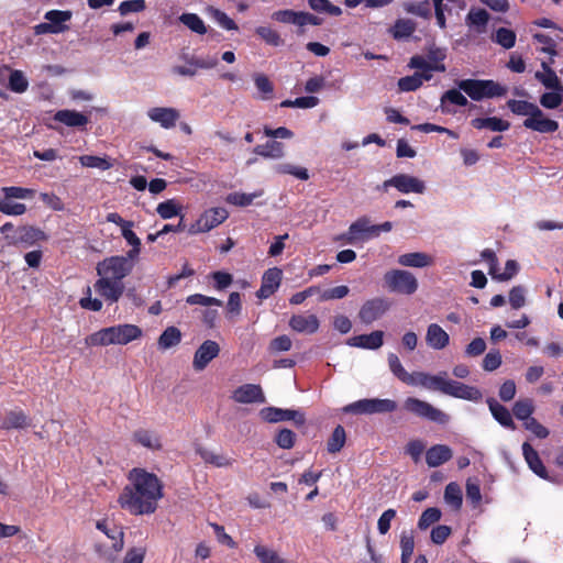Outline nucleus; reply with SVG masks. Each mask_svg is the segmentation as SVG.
<instances>
[{"instance_id":"33","label":"nucleus","mask_w":563,"mask_h":563,"mask_svg":"<svg viewBox=\"0 0 563 563\" xmlns=\"http://www.w3.org/2000/svg\"><path fill=\"white\" fill-rule=\"evenodd\" d=\"M486 402L488 405L492 416L498 423H500L503 427L509 428L511 430L516 429V424L514 422L512 416H511L510 411L505 406L499 404L494 398H488L486 400Z\"/></svg>"},{"instance_id":"19","label":"nucleus","mask_w":563,"mask_h":563,"mask_svg":"<svg viewBox=\"0 0 563 563\" xmlns=\"http://www.w3.org/2000/svg\"><path fill=\"white\" fill-rule=\"evenodd\" d=\"M388 308L389 306L384 298H373L363 303L358 317L362 322L371 324L379 319Z\"/></svg>"},{"instance_id":"26","label":"nucleus","mask_w":563,"mask_h":563,"mask_svg":"<svg viewBox=\"0 0 563 563\" xmlns=\"http://www.w3.org/2000/svg\"><path fill=\"white\" fill-rule=\"evenodd\" d=\"M383 343L384 332L379 330L373 331L369 334L355 335L347 341L350 346L367 350H377L383 345Z\"/></svg>"},{"instance_id":"20","label":"nucleus","mask_w":563,"mask_h":563,"mask_svg":"<svg viewBox=\"0 0 563 563\" xmlns=\"http://www.w3.org/2000/svg\"><path fill=\"white\" fill-rule=\"evenodd\" d=\"M283 272L278 267L267 269L262 277L261 288L257 290L256 296L260 299L271 297L280 286Z\"/></svg>"},{"instance_id":"18","label":"nucleus","mask_w":563,"mask_h":563,"mask_svg":"<svg viewBox=\"0 0 563 563\" xmlns=\"http://www.w3.org/2000/svg\"><path fill=\"white\" fill-rule=\"evenodd\" d=\"M373 238H377V229H375V224H372L369 219L366 217H362L354 221L346 233V240L350 243Z\"/></svg>"},{"instance_id":"36","label":"nucleus","mask_w":563,"mask_h":563,"mask_svg":"<svg viewBox=\"0 0 563 563\" xmlns=\"http://www.w3.org/2000/svg\"><path fill=\"white\" fill-rule=\"evenodd\" d=\"M431 78V74H426L423 70L417 69L413 75L400 78L398 81V87L401 91H413L418 89L424 81H428Z\"/></svg>"},{"instance_id":"29","label":"nucleus","mask_w":563,"mask_h":563,"mask_svg":"<svg viewBox=\"0 0 563 563\" xmlns=\"http://www.w3.org/2000/svg\"><path fill=\"white\" fill-rule=\"evenodd\" d=\"M73 13L69 10H49L44 19L54 29L53 34H59L68 30L67 23L71 20Z\"/></svg>"},{"instance_id":"54","label":"nucleus","mask_w":563,"mask_h":563,"mask_svg":"<svg viewBox=\"0 0 563 563\" xmlns=\"http://www.w3.org/2000/svg\"><path fill=\"white\" fill-rule=\"evenodd\" d=\"M79 162L84 167L97 168L100 170H107L113 166L107 157L95 155H82L79 157Z\"/></svg>"},{"instance_id":"34","label":"nucleus","mask_w":563,"mask_h":563,"mask_svg":"<svg viewBox=\"0 0 563 563\" xmlns=\"http://www.w3.org/2000/svg\"><path fill=\"white\" fill-rule=\"evenodd\" d=\"M254 153L269 159H280L285 156V145L278 141H269L254 147Z\"/></svg>"},{"instance_id":"64","label":"nucleus","mask_w":563,"mask_h":563,"mask_svg":"<svg viewBox=\"0 0 563 563\" xmlns=\"http://www.w3.org/2000/svg\"><path fill=\"white\" fill-rule=\"evenodd\" d=\"M523 427L538 439H545L550 434L549 429L540 423L536 418L528 420L523 423Z\"/></svg>"},{"instance_id":"28","label":"nucleus","mask_w":563,"mask_h":563,"mask_svg":"<svg viewBox=\"0 0 563 563\" xmlns=\"http://www.w3.org/2000/svg\"><path fill=\"white\" fill-rule=\"evenodd\" d=\"M468 103L467 98L462 93V90L450 89L445 91L440 99V110L442 113L452 114L455 111L451 106L465 107Z\"/></svg>"},{"instance_id":"2","label":"nucleus","mask_w":563,"mask_h":563,"mask_svg":"<svg viewBox=\"0 0 563 563\" xmlns=\"http://www.w3.org/2000/svg\"><path fill=\"white\" fill-rule=\"evenodd\" d=\"M508 109L516 115L525 117L522 125L538 133H553L559 129V122L550 119L536 103L527 100L509 99Z\"/></svg>"},{"instance_id":"30","label":"nucleus","mask_w":563,"mask_h":563,"mask_svg":"<svg viewBox=\"0 0 563 563\" xmlns=\"http://www.w3.org/2000/svg\"><path fill=\"white\" fill-rule=\"evenodd\" d=\"M522 454L529 466V468L539 477L547 479L548 472L545 466L543 465L539 453L530 445V443L525 442L522 444Z\"/></svg>"},{"instance_id":"63","label":"nucleus","mask_w":563,"mask_h":563,"mask_svg":"<svg viewBox=\"0 0 563 563\" xmlns=\"http://www.w3.org/2000/svg\"><path fill=\"white\" fill-rule=\"evenodd\" d=\"M509 303L514 309H520L526 305V288L515 286L509 291Z\"/></svg>"},{"instance_id":"53","label":"nucleus","mask_w":563,"mask_h":563,"mask_svg":"<svg viewBox=\"0 0 563 563\" xmlns=\"http://www.w3.org/2000/svg\"><path fill=\"white\" fill-rule=\"evenodd\" d=\"M346 440L345 430L342 426L334 428L330 439L327 443V449L330 453H336L344 446Z\"/></svg>"},{"instance_id":"1","label":"nucleus","mask_w":563,"mask_h":563,"mask_svg":"<svg viewBox=\"0 0 563 563\" xmlns=\"http://www.w3.org/2000/svg\"><path fill=\"white\" fill-rule=\"evenodd\" d=\"M129 484L119 495L118 503L134 516L154 514L164 496L162 481L145 468L135 467L128 474Z\"/></svg>"},{"instance_id":"11","label":"nucleus","mask_w":563,"mask_h":563,"mask_svg":"<svg viewBox=\"0 0 563 563\" xmlns=\"http://www.w3.org/2000/svg\"><path fill=\"white\" fill-rule=\"evenodd\" d=\"M404 407L406 410L413 412L419 417L427 418L431 421L439 423H446L449 421V416L446 413L434 408L429 402L413 397L407 398L405 400Z\"/></svg>"},{"instance_id":"56","label":"nucleus","mask_w":563,"mask_h":563,"mask_svg":"<svg viewBox=\"0 0 563 563\" xmlns=\"http://www.w3.org/2000/svg\"><path fill=\"white\" fill-rule=\"evenodd\" d=\"M401 563H409L415 550V540L411 533L402 532L400 537Z\"/></svg>"},{"instance_id":"62","label":"nucleus","mask_w":563,"mask_h":563,"mask_svg":"<svg viewBox=\"0 0 563 563\" xmlns=\"http://www.w3.org/2000/svg\"><path fill=\"white\" fill-rule=\"evenodd\" d=\"M255 32L263 41L269 45L279 46L282 44L279 34L269 26H258L256 27Z\"/></svg>"},{"instance_id":"14","label":"nucleus","mask_w":563,"mask_h":563,"mask_svg":"<svg viewBox=\"0 0 563 563\" xmlns=\"http://www.w3.org/2000/svg\"><path fill=\"white\" fill-rule=\"evenodd\" d=\"M451 380L448 378L446 372H440L435 375L415 372V383L411 386H421L426 389L441 391L446 395Z\"/></svg>"},{"instance_id":"5","label":"nucleus","mask_w":563,"mask_h":563,"mask_svg":"<svg viewBox=\"0 0 563 563\" xmlns=\"http://www.w3.org/2000/svg\"><path fill=\"white\" fill-rule=\"evenodd\" d=\"M383 280L386 289L393 294L411 296L419 288L417 277L406 269H389L384 274Z\"/></svg>"},{"instance_id":"58","label":"nucleus","mask_w":563,"mask_h":563,"mask_svg":"<svg viewBox=\"0 0 563 563\" xmlns=\"http://www.w3.org/2000/svg\"><path fill=\"white\" fill-rule=\"evenodd\" d=\"M26 211V206L20 202H12L10 199H0V212L7 216H21Z\"/></svg>"},{"instance_id":"50","label":"nucleus","mask_w":563,"mask_h":563,"mask_svg":"<svg viewBox=\"0 0 563 563\" xmlns=\"http://www.w3.org/2000/svg\"><path fill=\"white\" fill-rule=\"evenodd\" d=\"M444 500L455 510H459L463 503L462 490L456 483H450L444 490Z\"/></svg>"},{"instance_id":"47","label":"nucleus","mask_w":563,"mask_h":563,"mask_svg":"<svg viewBox=\"0 0 563 563\" xmlns=\"http://www.w3.org/2000/svg\"><path fill=\"white\" fill-rule=\"evenodd\" d=\"M540 106L544 109L553 110L559 108L563 103V87L558 89H551L540 96Z\"/></svg>"},{"instance_id":"39","label":"nucleus","mask_w":563,"mask_h":563,"mask_svg":"<svg viewBox=\"0 0 563 563\" xmlns=\"http://www.w3.org/2000/svg\"><path fill=\"white\" fill-rule=\"evenodd\" d=\"M178 19L192 33L205 35L208 31L203 20L196 13L186 12L180 14Z\"/></svg>"},{"instance_id":"37","label":"nucleus","mask_w":563,"mask_h":563,"mask_svg":"<svg viewBox=\"0 0 563 563\" xmlns=\"http://www.w3.org/2000/svg\"><path fill=\"white\" fill-rule=\"evenodd\" d=\"M274 170L279 175H290L302 181H306L310 178L309 170L306 167L288 162L275 165Z\"/></svg>"},{"instance_id":"42","label":"nucleus","mask_w":563,"mask_h":563,"mask_svg":"<svg viewBox=\"0 0 563 563\" xmlns=\"http://www.w3.org/2000/svg\"><path fill=\"white\" fill-rule=\"evenodd\" d=\"M512 411L518 420L526 423L528 420L533 418L534 404L532 399L529 398L519 399L515 402Z\"/></svg>"},{"instance_id":"38","label":"nucleus","mask_w":563,"mask_h":563,"mask_svg":"<svg viewBox=\"0 0 563 563\" xmlns=\"http://www.w3.org/2000/svg\"><path fill=\"white\" fill-rule=\"evenodd\" d=\"M254 554L261 563H289L275 549L265 544H256Z\"/></svg>"},{"instance_id":"25","label":"nucleus","mask_w":563,"mask_h":563,"mask_svg":"<svg viewBox=\"0 0 563 563\" xmlns=\"http://www.w3.org/2000/svg\"><path fill=\"white\" fill-rule=\"evenodd\" d=\"M446 395L474 402L479 401L483 397L482 391L477 387L465 385L456 380H451Z\"/></svg>"},{"instance_id":"15","label":"nucleus","mask_w":563,"mask_h":563,"mask_svg":"<svg viewBox=\"0 0 563 563\" xmlns=\"http://www.w3.org/2000/svg\"><path fill=\"white\" fill-rule=\"evenodd\" d=\"M220 354V345L213 340H206L196 350L192 367L196 372L203 371Z\"/></svg>"},{"instance_id":"55","label":"nucleus","mask_w":563,"mask_h":563,"mask_svg":"<svg viewBox=\"0 0 563 563\" xmlns=\"http://www.w3.org/2000/svg\"><path fill=\"white\" fill-rule=\"evenodd\" d=\"M441 510L435 507L426 509L419 518L418 527L421 530L428 529L431 525L441 519Z\"/></svg>"},{"instance_id":"23","label":"nucleus","mask_w":563,"mask_h":563,"mask_svg":"<svg viewBox=\"0 0 563 563\" xmlns=\"http://www.w3.org/2000/svg\"><path fill=\"white\" fill-rule=\"evenodd\" d=\"M397 263L402 267L427 268L433 265L434 258L426 252H408L397 257Z\"/></svg>"},{"instance_id":"7","label":"nucleus","mask_w":563,"mask_h":563,"mask_svg":"<svg viewBox=\"0 0 563 563\" xmlns=\"http://www.w3.org/2000/svg\"><path fill=\"white\" fill-rule=\"evenodd\" d=\"M228 217L229 212L225 208L213 207L207 209L200 214L196 222L190 225L188 232L190 234L209 232L224 222Z\"/></svg>"},{"instance_id":"35","label":"nucleus","mask_w":563,"mask_h":563,"mask_svg":"<svg viewBox=\"0 0 563 563\" xmlns=\"http://www.w3.org/2000/svg\"><path fill=\"white\" fill-rule=\"evenodd\" d=\"M97 529L106 533L107 530H111V548L115 553L123 549V531L120 527L111 521L102 520L97 522Z\"/></svg>"},{"instance_id":"31","label":"nucleus","mask_w":563,"mask_h":563,"mask_svg":"<svg viewBox=\"0 0 563 563\" xmlns=\"http://www.w3.org/2000/svg\"><path fill=\"white\" fill-rule=\"evenodd\" d=\"M453 456L452 450L444 444H435L427 450L426 462L429 467H438L450 461Z\"/></svg>"},{"instance_id":"52","label":"nucleus","mask_w":563,"mask_h":563,"mask_svg":"<svg viewBox=\"0 0 563 563\" xmlns=\"http://www.w3.org/2000/svg\"><path fill=\"white\" fill-rule=\"evenodd\" d=\"M493 41L505 49H509L516 44V33L510 29L499 27L493 35Z\"/></svg>"},{"instance_id":"21","label":"nucleus","mask_w":563,"mask_h":563,"mask_svg":"<svg viewBox=\"0 0 563 563\" xmlns=\"http://www.w3.org/2000/svg\"><path fill=\"white\" fill-rule=\"evenodd\" d=\"M232 398L239 404L265 402L263 389L257 384H244L238 387L233 391Z\"/></svg>"},{"instance_id":"6","label":"nucleus","mask_w":563,"mask_h":563,"mask_svg":"<svg viewBox=\"0 0 563 563\" xmlns=\"http://www.w3.org/2000/svg\"><path fill=\"white\" fill-rule=\"evenodd\" d=\"M396 409L397 404L391 399L365 398L349 404L343 408V411L345 413L354 415H374L393 412Z\"/></svg>"},{"instance_id":"57","label":"nucleus","mask_w":563,"mask_h":563,"mask_svg":"<svg viewBox=\"0 0 563 563\" xmlns=\"http://www.w3.org/2000/svg\"><path fill=\"white\" fill-rule=\"evenodd\" d=\"M415 31V24L410 20L400 19L391 29L393 36L395 38H405L410 36Z\"/></svg>"},{"instance_id":"51","label":"nucleus","mask_w":563,"mask_h":563,"mask_svg":"<svg viewBox=\"0 0 563 563\" xmlns=\"http://www.w3.org/2000/svg\"><path fill=\"white\" fill-rule=\"evenodd\" d=\"M8 86L11 91L23 93L29 88V80L23 71L14 69L10 71Z\"/></svg>"},{"instance_id":"46","label":"nucleus","mask_w":563,"mask_h":563,"mask_svg":"<svg viewBox=\"0 0 563 563\" xmlns=\"http://www.w3.org/2000/svg\"><path fill=\"white\" fill-rule=\"evenodd\" d=\"M262 195L263 190H257L251 194L235 191L229 194L225 201L238 207H247L252 205L256 198L262 197Z\"/></svg>"},{"instance_id":"8","label":"nucleus","mask_w":563,"mask_h":563,"mask_svg":"<svg viewBox=\"0 0 563 563\" xmlns=\"http://www.w3.org/2000/svg\"><path fill=\"white\" fill-rule=\"evenodd\" d=\"M385 189L393 187L399 192L423 195L427 190L426 181L410 174H397L383 184Z\"/></svg>"},{"instance_id":"12","label":"nucleus","mask_w":563,"mask_h":563,"mask_svg":"<svg viewBox=\"0 0 563 563\" xmlns=\"http://www.w3.org/2000/svg\"><path fill=\"white\" fill-rule=\"evenodd\" d=\"M146 117L162 129L172 130L176 128L180 119V112L173 107L156 106L146 110Z\"/></svg>"},{"instance_id":"32","label":"nucleus","mask_w":563,"mask_h":563,"mask_svg":"<svg viewBox=\"0 0 563 563\" xmlns=\"http://www.w3.org/2000/svg\"><path fill=\"white\" fill-rule=\"evenodd\" d=\"M542 70H538L534 74V78L542 84V86L548 89H558L563 88V82L556 75V73L551 68L550 63L542 62L541 63Z\"/></svg>"},{"instance_id":"16","label":"nucleus","mask_w":563,"mask_h":563,"mask_svg":"<svg viewBox=\"0 0 563 563\" xmlns=\"http://www.w3.org/2000/svg\"><path fill=\"white\" fill-rule=\"evenodd\" d=\"M93 287L95 290L110 303L117 302L124 291L122 282L113 280L108 278V276H100Z\"/></svg>"},{"instance_id":"45","label":"nucleus","mask_w":563,"mask_h":563,"mask_svg":"<svg viewBox=\"0 0 563 563\" xmlns=\"http://www.w3.org/2000/svg\"><path fill=\"white\" fill-rule=\"evenodd\" d=\"M27 424V417L22 410H11L2 420L3 429H22Z\"/></svg>"},{"instance_id":"60","label":"nucleus","mask_w":563,"mask_h":563,"mask_svg":"<svg viewBox=\"0 0 563 563\" xmlns=\"http://www.w3.org/2000/svg\"><path fill=\"white\" fill-rule=\"evenodd\" d=\"M254 82L258 92H261V99L268 100L272 98L274 88L272 82L265 75H256L254 77Z\"/></svg>"},{"instance_id":"41","label":"nucleus","mask_w":563,"mask_h":563,"mask_svg":"<svg viewBox=\"0 0 563 563\" xmlns=\"http://www.w3.org/2000/svg\"><path fill=\"white\" fill-rule=\"evenodd\" d=\"M156 212L162 219L168 220L181 214L183 205L177 199H168L157 205Z\"/></svg>"},{"instance_id":"4","label":"nucleus","mask_w":563,"mask_h":563,"mask_svg":"<svg viewBox=\"0 0 563 563\" xmlns=\"http://www.w3.org/2000/svg\"><path fill=\"white\" fill-rule=\"evenodd\" d=\"M456 86L475 101L485 98L503 97L507 93V87L490 79H463L457 81Z\"/></svg>"},{"instance_id":"61","label":"nucleus","mask_w":563,"mask_h":563,"mask_svg":"<svg viewBox=\"0 0 563 563\" xmlns=\"http://www.w3.org/2000/svg\"><path fill=\"white\" fill-rule=\"evenodd\" d=\"M519 272V264L515 260H508L505 264V271L499 273L496 271L495 275H493V279L498 282H507L515 277Z\"/></svg>"},{"instance_id":"3","label":"nucleus","mask_w":563,"mask_h":563,"mask_svg":"<svg viewBox=\"0 0 563 563\" xmlns=\"http://www.w3.org/2000/svg\"><path fill=\"white\" fill-rule=\"evenodd\" d=\"M142 329L136 324L123 323L103 328L88 335L85 344L88 347L107 345H126L141 339Z\"/></svg>"},{"instance_id":"48","label":"nucleus","mask_w":563,"mask_h":563,"mask_svg":"<svg viewBox=\"0 0 563 563\" xmlns=\"http://www.w3.org/2000/svg\"><path fill=\"white\" fill-rule=\"evenodd\" d=\"M209 16L222 29L227 31H236V23L223 11L209 7L207 9Z\"/></svg>"},{"instance_id":"22","label":"nucleus","mask_w":563,"mask_h":563,"mask_svg":"<svg viewBox=\"0 0 563 563\" xmlns=\"http://www.w3.org/2000/svg\"><path fill=\"white\" fill-rule=\"evenodd\" d=\"M424 340L427 345L435 351L444 350L450 344L449 333L438 323L427 327Z\"/></svg>"},{"instance_id":"27","label":"nucleus","mask_w":563,"mask_h":563,"mask_svg":"<svg viewBox=\"0 0 563 563\" xmlns=\"http://www.w3.org/2000/svg\"><path fill=\"white\" fill-rule=\"evenodd\" d=\"M289 327L296 332L312 334L319 329V320L314 314H295L289 320Z\"/></svg>"},{"instance_id":"59","label":"nucleus","mask_w":563,"mask_h":563,"mask_svg":"<svg viewBox=\"0 0 563 563\" xmlns=\"http://www.w3.org/2000/svg\"><path fill=\"white\" fill-rule=\"evenodd\" d=\"M7 199H27L34 196L35 191L23 187H3L1 189Z\"/></svg>"},{"instance_id":"49","label":"nucleus","mask_w":563,"mask_h":563,"mask_svg":"<svg viewBox=\"0 0 563 563\" xmlns=\"http://www.w3.org/2000/svg\"><path fill=\"white\" fill-rule=\"evenodd\" d=\"M199 454L206 463L212 464L216 467H230L234 463L233 459L223 454H217L209 450H200Z\"/></svg>"},{"instance_id":"9","label":"nucleus","mask_w":563,"mask_h":563,"mask_svg":"<svg viewBox=\"0 0 563 563\" xmlns=\"http://www.w3.org/2000/svg\"><path fill=\"white\" fill-rule=\"evenodd\" d=\"M133 269V263L123 256H112L98 264L97 273L99 276H108L113 280H120L128 276Z\"/></svg>"},{"instance_id":"24","label":"nucleus","mask_w":563,"mask_h":563,"mask_svg":"<svg viewBox=\"0 0 563 563\" xmlns=\"http://www.w3.org/2000/svg\"><path fill=\"white\" fill-rule=\"evenodd\" d=\"M132 440L135 444L151 451H159L163 449L162 438L155 430L139 429L133 433Z\"/></svg>"},{"instance_id":"10","label":"nucleus","mask_w":563,"mask_h":563,"mask_svg":"<svg viewBox=\"0 0 563 563\" xmlns=\"http://www.w3.org/2000/svg\"><path fill=\"white\" fill-rule=\"evenodd\" d=\"M444 58H445L444 49L432 48V49H430L427 57H423V56L411 57L409 66L411 68L423 70L426 74H431V75L433 71L443 73V71H445V66L443 64Z\"/></svg>"},{"instance_id":"40","label":"nucleus","mask_w":563,"mask_h":563,"mask_svg":"<svg viewBox=\"0 0 563 563\" xmlns=\"http://www.w3.org/2000/svg\"><path fill=\"white\" fill-rule=\"evenodd\" d=\"M388 365H389V368L390 371L393 372V374L398 377L401 382H404L405 384L407 385H412L415 382V373H408L402 364L400 363V360L399 357L394 354V353H390L388 355Z\"/></svg>"},{"instance_id":"44","label":"nucleus","mask_w":563,"mask_h":563,"mask_svg":"<svg viewBox=\"0 0 563 563\" xmlns=\"http://www.w3.org/2000/svg\"><path fill=\"white\" fill-rule=\"evenodd\" d=\"M181 340V332L176 327L166 328L158 338V347L161 350H168L179 344Z\"/></svg>"},{"instance_id":"13","label":"nucleus","mask_w":563,"mask_h":563,"mask_svg":"<svg viewBox=\"0 0 563 563\" xmlns=\"http://www.w3.org/2000/svg\"><path fill=\"white\" fill-rule=\"evenodd\" d=\"M258 415L262 420L269 423L288 420L294 421L297 426H302L305 423V415L299 410L265 407L260 410Z\"/></svg>"},{"instance_id":"17","label":"nucleus","mask_w":563,"mask_h":563,"mask_svg":"<svg viewBox=\"0 0 563 563\" xmlns=\"http://www.w3.org/2000/svg\"><path fill=\"white\" fill-rule=\"evenodd\" d=\"M53 119L64 126L78 129L80 131L86 130L90 122L89 117L86 113L73 109L58 110L55 112Z\"/></svg>"},{"instance_id":"43","label":"nucleus","mask_w":563,"mask_h":563,"mask_svg":"<svg viewBox=\"0 0 563 563\" xmlns=\"http://www.w3.org/2000/svg\"><path fill=\"white\" fill-rule=\"evenodd\" d=\"M488 13L484 9H472L466 16V24L477 33L484 32L488 22Z\"/></svg>"}]
</instances>
